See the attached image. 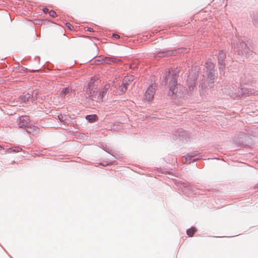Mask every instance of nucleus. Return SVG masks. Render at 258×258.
I'll return each instance as SVG.
<instances>
[{
    "mask_svg": "<svg viewBox=\"0 0 258 258\" xmlns=\"http://www.w3.org/2000/svg\"><path fill=\"white\" fill-rule=\"evenodd\" d=\"M43 67H44L45 69H47L48 70H52L53 69V65L49 61H47L45 64L42 65L41 68Z\"/></svg>",
    "mask_w": 258,
    "mask_h": 258,
    "instance_id": "bb28decb",
    "label": "nucleus"
},
{
    "mask_svg": "<svg viewBox=\"0 0 258 258\" xmlns=\"http://www.w3.org/2000/svg\"><path fill=\"white\" fill-rule=\"evenodd\" d=\"M86 119L89 123H94L96 122L98 119V117L97 114H88L85 116Z\"/></svg>",
    "mask_w": 258,
    "mask_h": 258,
    "instance_id": "f3484780",
    "label": "nucleus"
},
{
    "mask_svg": "<svg viewBox=\"0 0 258 258\" xmlns=\"http://www.w3.org/2000/svg\"><path fill=\"white\" fill-rule=\"evenodd\" d=\"M241 138H239V143L240 146L242 147H247L249 146V144H251V139L248 138L246 140L245 143H243L242 141H241Z\"/></svg>",
    "mask_w": 258,
    "mask_h": 258,
    "instance_id": "4be33fe9",
    "label": "nucleus"
},
{
    "mask_svg": "<svg viewBox=\"0 0 258 258\" xmlns=\"http://www.w3.org/2000/svg\"><path fill=\"white\" fill-rule=\"evenodd\" d=\"M109 88L110 85L109 84H106L100 90L108 95Z\"/></svg>",
    "mask_w": 258,
    "mask_h": 258,
    "instance_id": "7c9ffc66",
    "label": "nucleus"
},
{
    "mask_svg": "<svg viewBox=\"0 0 258 258\" xmlns=\"http://www.w3.org/2000/svg\"><path fill=\"white\" fill-rule=\"evenodd\" d=\"M98 85L95 84L94 81L92 79L88 83V84L84 86V90H87L89 89H91L93 88H97Z\"/></svg>",
    "mask_w": 258,
    "mask_h": 258,
    "instance_id": "a211bd4d",
    "label": "nucleus"
},
{
    "mask_svg": "<svg viewBox=\"0 0 258 258\" xmlns=\"http://www.w3.org/2000/svg\"><path fill=\"white\" fill-rule=\"evenodd\" d=\"M107 98L108 95L100 90L99 91H98V94L96 98V101L97 103H100L106 100Z\"/></svg>",
    "mask_w": 258,
    "mask_h": 258,
    "instance_id": "2eb2a0df",
    "label": "nucleus"
},
{
    "mask_svg": "<svg viewBox=\"0 0 258 258\" xmlns=\"http://www.w3.org/2000/svg\"><path fill=\"white\" fill-rule=\"evenodd\" d=\"M22 148L19 146L13 148V153H18L22 150Z\"/></svg>",
    "mask_w": 258,
    "mask_h": 258,
    "instance_id": "c9c22d12",
    "label": "nucleus"
},
{
    "mask_svg": "<svg viewBox=\"0 0 258 258\" xmlns=\"http://www.w3.org/2000/svg\"><path fill=\"white\" fill-rule=\"evenodd\" d=\"M85 94L89 96L90 99H94L95 100L97 95L98 94L97 88H93L91 89L84 90Z\"/></svg>",
    "mask_w": 258,
    "mask_h": 258,
    "instance_id": "4468645a",
    "label": "nucleus"
},
{
    "mask_svg": "<svg viewBox=\"0 0 258 258\" xmlns=\"http://www.w3.org/2000/svg\"><path fill=\"white\" fill-rule=\"evenodd\" d=\"M204 76L206 78V81L208 86L212 88L214 86L215 81L218 78V73L216 69L215 64L210 59L206 60L205 65Z\"/></svg>",
    "mask_w": 258,
    "mask_h": 258,
    "instance_id": "f03ea898",
    "label": "nucleus"
},
{
    "mask_svg": "<svg viewBox=\"0 0 258 258\" xmlns=\"http://www.w3.org/2000/svg\"><path fill=\"white\" fill-rule=\"evenodd\" d=\"M187 49L184 47L178 48L177 49L169 48L165 49H160L156 51L155 56L158 57H169L176 55L177 54L181 53H186Z\"/></svg>",
    "mask_w": 258,
    "mask_h": 258,
    "instance_id": "7ed1b4c3",
    "label": "nucleus"
},
{
    "mask_svg": "<svg viewBox=\"0 0 258 258\" xmlns=\"http://www.w3.org/2000/svg\"><path fill=\"white\" fill-rule=\"evenodd\" d=\"M197 231V229L196 227L191 226L186 230V234L189 237H192Z\"/></svg>",
    "mask_w": 258,
    "mask_h": 258,
    "instance_id": "412c9836",
    "label": "nucleus"
},
{
    "mask_svg": "<svg viewBox=\"0 0 258 258\" xmlns=\"http://www.w3.org/2000/svg\"><path fill=\"white\" fill-rule=\"evenodd\" d=\"M27 98L29 99V100H31L32 101V93L30 92H28L25 95Z\"/></svg>",
    "mask_w": 258,
    "mask_h": 258,
    "instance_id": "4c0bfd02",
    "label": "nucleus"
},
{
    "mask_svg": "<svg viewBox=\"0 0 258 258\" xmlns=\"http://www.w3.org/2000/svg\"><path fill=\"white\" fill-rule=\"evenodd\" d=\"M231 45L232 51L240 58H248L253 53V43L250 40L246 43L236 37L232 39Z\"/></svg>",
    "mask_w": 258,
    "mask_h": 258,
    "instance_id": "f257e3e1",
    "label": "nucleus"
},
{
    "mask_svg": "<svg viewBox=\"0 0 258 258\" xmlns=\"http://www.w3.org/2000/svg\"><path fill=\"white\" fill-rule=\"evenodd\" d=\"M17 122L19 127L26 128L28 126V124L30 123V119L28 116H24L20 117L18 119Z\"/></svg>",
    "mask_w": 258,
    "mask_h": 258,
    "instance_id": "9d476101",
    "label": "nucleus"
},
{
    "mask_svg": "<svg viewBox=\"0 0 258 258\" xmlns=\"http://www.w3.org/2000/svg\"><path fill=\"white\" fill-rule=\"evenodd\" d=\"M39 90H34L32 92V102H34L37 100V96L39 94Z\"/></svg>",
    "mask_w": 258,
    "mask_h": 258,
    "instance_id": "b1692460",
    "label": "nucleus"
},
{
    "mask_svg": "<svg viewBox=\"0 0 258 258\" xmlns=\"http://www.w3.org/2000/svg\"><path fill=\"white\" fill-rule=\"evenodd\" d=\"M199 77L198 72L197 71L190 72L187 76L186 84L189 91H192L196 86L197 81Z\"/></svg>",
    "mask_w": 258,
    "mask_h": 258,
    "instance_id": "39448f33",
    "label": "nucleus"
},
{
    "mask_svg": "<svg viewBox=\"0 0 258 258\" xmlns=\"http://www.w3.org/2000/svg\"><path fill=\"white\" fill-rule=\"evenodd\" d=\"M87 31L89 32H93V29L91 27H87Z\"/></svg>",
    "mask_w": 258,
    "mask_h": 258,
    "instance_id": "c03bdc74",
    "label": "nucleus"
},
{
    "mask_svg": "<svg viewBox=\"0 0 258 258\" xmlns=\"http://www.w3.org/2000/svg\"><path fill=\"white\" fill-rule=\"evenodd\" d=\"M173 139L174 140H179V141H186L188 139V136L185 132L179 131L173 135Z\"/></svg>",
    "mask_w": 258,
    "mask_h": 258,
    "instance_id": "9b49d317",
    "label": "nucleus"
},
{
    "mask_svg": "<svg viewBox=\"0 0 258 258\" xmlns=\"http://www.w3.org/2000/svg\"><path fill=\"white\" fill-rule=\"evenodd\" d=\"M155 90L152 85L149 86L144 94L145 99L150 101H151L155 94Z\"/></svg>",
    "mask_w": 258,
    "mask_h": 258,
    "instance_id": "f8f14e48",
    "label": "nucleus"
},
{
    "mask_svg": "<svg viewBox=\"0 0 258 258\" xmlns=\"http://www.w3.org/2000/svg\"><path fill=\"white\" fill-rule=\"evenodd\" d=\"M219 74L221 76H225L226 65L218 66Z\"/></svg>",
    "mask_w": 258,
    "mask_h": 258,
    "instance_id": "cd10ccee",
    "label": "nucleus"
},
{
    "mask_svg": "<svg viewBox=\"0 0 258 258\" xmlns=\"http://www.w3.org/2000/svg\"><path fill=\"white\" fill-rule=\"evenodd\" d=\"M42 11L43 12V13L44 14H46V13H48L49 14V10L48 8L45 7V8H43L42 9Z\"/></svg>",
    "mask_w": 258,
    "mask_h": 258,
    "instance_id": "ea45409f",
    "label": "nucleus"
},
{
    "mask_svg": "<svg viewBox=\"0 0 258 258\" xmlns=\"http://www.w3.org/2000/svg\"><path fill=\"white\" fill-rule=\"evenodd\" d=\"M185 163L190 164L191 162H195L202 159L201 153L196 152H191L186 154L184 156Z\"/></svg>",
    "mask_w": 258,
    "mask_h": 258,
    "instance_id": "423d86ee",
    "label": "nucleus"
},
{
    "mask_svg": "<svg viewBox=\"0 0 258 258\" xmlns=\"http://www.w3.org/2000/svg\"><path fill=\"white\" fill-rule=\"evenodd\" d=\"M65 24L69 30H72L74 29V26L69 22H66Z\"/></svg>",
    "mask_w": 258,
    "mask_h": 258,
    "instance_id": "e433bc0d",
    "label": "nucleus"
},
{
    "mask_svg": "<svg viewBox=\"0 0 258 258\" xmlns=\"http://www.w3.org/2000/svg\"><path fill=\"white\" fill-rule=\"evenodd\" d=\"M28 133H33L35 132V130H37L38 127L32 125L30 123L28 124V126L26 128H24Z\"/></svg>",
    "mask_w": 258,
    "mask_h": 258,
    "instance_id": "aec40b11",
    "label": "nucleus"
},
{
    "mask_svg": "<svg viewBox=\"0 0 258 258\" xmlns=\"http://www.w3.org/2000/svg\"><path fill=\"white\" fill-rule=\"evenodd\" d=\"M238 96H249L252 94V91L249 89L241 86L240 88L238 89Z\"/></svg>",
    "mask_w": 258,
    "mask_h": 258,
    "instance_id": "ddd939ff",
    "label": "nucleus"
},
{
    "mask_svg": "<svg viewBox=\"0 0 258 258\" xmlns=\"http://www.w3.org/2000/svg\"><path fill=\"white\" fill-rule=\"evenodd\" d=\"M34 59L36 60H38V62H39L40 60V58L39 56H36L35 57Z\"/></svg>",
    "mask_w": 258,
    "mask_h": 258,
    "instance_id": "37998d69",
    "label": "nucleus"
},
{
    "mask_svg": "<svg viewBox=\"0 0 258 258\" xmlns=\"http://www.w3.org/2000/svg\"><path fill=\"white\" fill-rule=\"evenodd\" d=\"M119 61V60L117 58L113 57H104L101 59H96L95 60V63L96 64H110L112 62L116 63L118 62Z\"/></svg>",
    "mask_w": 258,
    "mask_h": 258,
    "instance_id": "6e6552de",
    "label": "nucleus"
},
{
    "mask_svg": "<svg viewBox=\"0 0 258 258\" xmlns=\"http://www.w3.org/2000/svg\"><path fill=\"white\" fill-rule=\"evenodd\" d=\"M30 72H31V73L41 72V71H40V69H37V70H30Z\"/></svg>",
    "mask_w": 258,
    "mask_h": 258,
    "instance_id": "79ce46f5",
    "label": "nucleus"
},
{
    "mask_svg": "<svg viewBox=\"0 0 258 258\" xmlns=\"http://www.w3.org/2000/svg\"><path fill=\"white\" fill-rule=\"evenodd\" d=\"M116 162L115 161H104L103 163H100V164L103 166H106L108 165H112L114 164Z\"/></svg>",
    "mask_w": 258,
    "mask_h": 258,
    "instance_id": "473e14b6",
    "label": "nucleus"
},
{
    "mask_svg": "<svg viewBox=\"0 0 258 258\" xmlns=\"http://www.w3.org/2000/svg\"><path fill=\"white\" fill-rule=\"evenodd\" d=\"M169 88L168 92V96L169 97H172L176 96V97L180 96V95L182 94V89L183 87L179 84H178V82L174 83L172 82L171 84H167Z\"/></svg>",
    "mask_w": 258,
    "mask_h": 258,
    "instance_id": "20e7f679",
    "label": "nucleus"
},
{
    "mask_svg": "<svg viewBox=\"0 0 258 258\" xmlns=\"http://www.w3.org/2000/svg\"><path fill=\"white\" fill-rule=\"evenodd\" d=\"M102 149L106 152L107 153H109V154L111 155L115 159H119L120 158V156L119 154L117 153H115L112 151V150H109L108 148L106 147H103Z\"/></svg>",
    "mask_w": 258,
    "mask_h": 258,
    "instance_id": "6ab92c4d",
    "label": "nucleus"
},
{
    "mask_svg": "<svg viewBox=\"0 0 258 258\" xmlns=\"http://www.w3.org/2000/svg\"><path fill=\"white\" fill-rule=\"evenodd\" d=\"M128 86L126 85V82L125 80H122L121 84L119 85L118 86V94L119 95H121L124 94L127 89Z\"/></svg>",
    "mask_w": 258,
    "mask_h": 258,
    "instance_id": "dca6fc26",
    "label": "nucleus"
},
{
    "mask_svg": "<svg viewBox=\"0 0 258 258\" xmlns=\"http://www.w3.org/2000/svg\"><path fill=\"white\" fill-rule=\"evenodd\" d=\"M171 71V75L174 77L178 79L179 77V73L180 72V69L178 67H176L173 70L172 69H169Z\"/></svg>",
    "mask_w": 258,
    "mask_h": 258,
    "instance_id": "393cba45",
    "label": "nucleus"
},
{
    "mask_svg": "<svg viewBox=\"0 0 258 258\" xmlns=\"http://www.w3.org/2000/svg\"><path fill=\"white\" fill-rule=\"evenodd\" d=\"M82 100L86 104H90L91 101H94V99H90L88 95L87 96H84Z\"/></svg>",
    "mask_w": 258,
    "mask_h": 258,
    "instance_id": "2f4dec72",
    "label": "nucleus"
},
{
    "mask_svg": "<svg viewBox=\"0 0 258 258\" xmlns=\"http://www.w3.org/2000/svg\"><path fill=\"white\" fill-rule=\"evenodd\" d=\"M95 57V56H94L92 58H91V59L89 60L88 61H90L91 60H92Z\"/></svg>",
    "mask_w": 258,
    "mask_h": 258,
    "instance_id": "a18cd8bd",
    "label": "nucleus"
},
{
    "mask_svg": "<svg viewBox=\"0 0 258 258\" xmlns=\"http://www.w3.org/2000/svg\"><path fill=\"white\" fill-rule=\"evenodd\" d=\"M57 118L60 121V122H62L63 123H65L66 120L67 118V116L66 115L59 114L57 115Z\"/></svg>",
    "mask_w": 258,
    "mask_h": 258,
    "instance_id": "c85d7f7f",
    "label": "nucleus"
},
{
    "mask_svg": "<svg viewBox=\"0 0 258 258\" xmlns=\"http://www.w3.org/2000/svg\"><path fill=\"white\" fill-rule=\"evenodd\" d=\"M6 152L7 153H13V148H10L6 149Z\"/></svg>",
    "mask_w": 258,
    "mask_h": 258,
    "instance_id": "a19ab883",
    "label": "nucleus"
},
{
    "mask_svg": "<svg viewBox=\"0 0 258 258\" xmlns=\"http://www.w3.org/2000/svg\"><path fill=\"white\" fill-rule=\"evenodd\" d=\"M134 79V77L133 75L125 77L122 80H125L126 82V85L128 86L129 83L133 82Z\"/></svg>",
    "mask_w": 258,
    "mask_h": 258,
    "instance_id": "c756f323",
    "label": "nucleus"
},
{
    "mask_svg": "<svg viewBox=\"0 0 258 258\" xmlns=\"http://www.w3.org/2000/svg\"><path fill=\"white\" fill-rule=\"evenodd\" d=\"M226 53L224 50H220L217 54L218 66L226 65Z\"/></svg>",
    "mask_w": 258,
    "mask_h": 258,
    "instance_id": "1a4fd4ad",
    "label": "nucleus"
},
{
    "mask_svg": "<svg viewBox=\"0 0 258 258\" xmlns=\"http://www.w3.org/2000/svg\"><path fill=\"white\" fill-rule=\"evenodd\" d=\"M177 81L178 78L171 75V71L170 70H169L168 72H166L165 75L163 76V82L164 83L165 85L171 84L172 82L176 83Z\"/></svg>",
    "mask_w": 258,
    "mask_h": 258,
    "instance_id": "0eeeda50",
    "label": "nucleus"
},
{
    "mask_svg": "<svg viewBox=\"0 0 258 258\" xmlns=\"http://www.w3.org/2000/svg\"><path fill=\"white\" fill-rule=\"evenodd\" d=\"M252 23L255 26L258 27V11L253 13Z\"/></svg>",
    "mask_w": 258,
    "mask_h": 258,
    "instance_id": "5701e85b",
    "label": "nucleus"
},
{
    "mask_svg": "<svg viewBox=\"0 0 258 258\" xmlns=\"http://www.w3.org/2000/svg\"><path fill=\"white\" fill-rule=\"evenodd\" d=\"M20 99L21 101L24 103H27L29 101V99H28V98H27L25 95H21L20 96Z\"/></svg>",
    "mask_w": 258,
    "mask_h": 258,
    "instance_id": "72a5a7b5",
    "label": "nucleus"
},
{
    "mask_svg": "<svg viewBox=\"0 0 258 258\" xmlns=\"http://www.w3.org/2000/svg\"><path fill=\"white\" fill-rule=\"evenodd\" d=\"M112 37L116 39H119L120 38V36L118 34L114 33H112Z\"/></svg>",
    "mask_w": 258,
    "mask_h": 258,
    "instance_id": "58836bf2",
    "label": "nucleus"
},
{
    "mask_svg": "<svg viewBox=\"0 0 258 258\" xmlns=\"http://www.w3.org/2000/svg\"><path fill=\"white\" fill-rule=\"evenodd\" d=\"M49 15L52 18H55L57 16V14L53 10H50L49 12Z\"/></svg>",
    "mask_w": 258,
    "mask_h": 258,
    "instance_id": "f704fd0d",
    "label": "nucleus"
},
{
    "mask_svg": "<svg viewBox=\"0 0 258 258\" xmlns=\"http://www.w3.org/2000/svg\"><path fill=\"white\" fill-rule=\"evenodd\" d=\"M70 92V89L68 87L63 88L60 93V96L61 97L64 98Z\"/></svg>",
    "mask_w": 258,
    "mask_h": 258,
    "instance_id": "a878e982",
    "label": "nucleus"
}]
</instances>
